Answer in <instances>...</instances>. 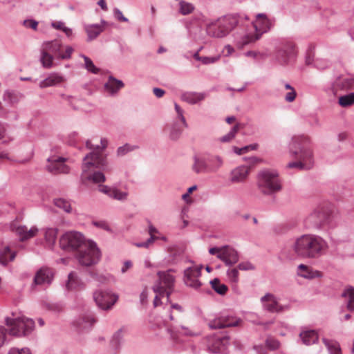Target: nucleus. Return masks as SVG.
Listing matches in <instances>:
<instances>
[{"mask_svg":"<svg viewBox=\"0 0 354 354\" xmlns=\"http://www.w3.org/2000/svg\"><path fill=\"white\" fill-rule=\"evenodd\" d=\"M8 354H32V353L28 347L21 348L13 347L9 350Z\"/></svg>","mask_w":354,"mask_h":354,"instance_id":"5fc2aeb1","label":"nucleus"},{"mask_svg":"<svg viewBox=\"0 0 354 354\" xmlns=\"http://www.w3.org/2000/svg\"><path fill=\"white\" fill-rule=\"evenodd\" d=\"M227 276L229 280L232 283H236L239 281V271L236 268H233L232 269H228L227 270Z\"/></svg>","mask_w":354,"mask_h":354,"instance_id":"09e8293b","label":"nucleus"},{"mask_svg":"<svg viewBox=\"0 0 354 354\" xmlns=\"http://www.w3.org/2000/svg\"><path fill=\"white\" fill-rule=\"evenodd\" d=\"M6 329L5 327L0 326V348L2 347L6 339Z\"/></svg>","mask_w":354,"mask_h":354,"instance_id":"338daca9","label":"nucleus"},{"mask_svg":"<svg viewBox=\"0 0 354 354\" xmlns=\"http://www.w3.org/2000/svg\"><path fill=\"white\" fill-rule=\"evenodd\" d=\"M207 33L214 37H219L221 31L219 29V26L216 24H210L207 28Z\"/></svg>","mask_w":354,"mask_h":354,"instance_id":"603ef678","label":"nucleus"},{"mask_svg":"<svg viewBox=\"0 0 354 354\" xmlns=\"http://www.w3.org/2000/svg\"><path fill=\"white\" fill-rule=\"evenodd\" d=\"M96 322V319L94 314L91 312H88L85 314L80 315L75 322L74 326L80 331L89 330Z\"/></svg>","mask_w":354,"mask_h":354,"instance_id":"a211bd4d","label":"nucleus"},{"mask_svg":"<svg viewBox=\"0 0 354 354\" xmlns=\"http://www.w3.org/2000/svg\"><path fill=\"white\" fill-rule=\"evenodd\" d=\"M16 253L12 252L8 246L0 250V264L6 266L8 262L15 259Z\"/></svg>","mask_w":354,"mask_h":354,"instance_id":"473e14b6","label":"nucleus"},{"mask_svg":"<svg viewBox=\"0 0 354 354\" xmlns=\"http://www.w3.org/2000/svg\"><path fill=\"white\" fill-rule=\"evenodd\" d=\"M153 239L152 237H149L146 241L136 243L135 245L138 248H149L153 243Z\"/></svg>","mask_w":354,"mask_h":354,"instance_id":"69168bd1","label":"nucleus"},{"mask_svg":"<svg viewBox=\"0 0 354 354\" xmlns=\"http://www.w3.org/2000/svg\"><path fill=\"white\" fill-rule=\"evenodd\" d=\"M167 332L169 333L171 338L176 343L179 342L178 335H182L185 336H197L199 334L194 332L189 328L185 326H180V328L173 329L171 328H167Z\"/></svg>","mask_w":354,"mask_h":354,"instance_id":"bb28decb","label":"nucleus"},{"mask_svg":"<svg viewBox=\"0 0 354 354\" xmlns=\"http://www.w3.org/2000/svg\"><path fill=\"white\" fill-rule=\"evenodd\" d=\"M240 128L241 124L239 123H236L234 126L230 127L228 133L223 136V142L232 140L235 137L236 133L240 130Z\"/></svg>","mask_w":354,"mask_h":354,"instance_id":"ea45409f","label":"nucleus"},{"mask_svg":"<svg viewBox=\"0 0 354 354\" xmlns=\"http://www.w3.org/2000/svg\"><path fill=\"white\" fill-rule=\"evenodd\" d=\"M249 20L247 15L229 14L223 16V37L228 35L243 19Z\"/></svg>","mask_w":354,"mask_h":354,"instance_id":"2eb2a0df","label":"nucleus"},{"mask_svg":"<svg viewBox=\"0 0 354 354\" xmlns=\"http://www.w3.org/2000/svg\"><path fill=\"white\" fill-rule=\"evenodd\" d=\"M322 342L327 348L329 354H342L341 348L337 342L325 337L322 339Z\"/></svg>","mask_w":354,"mask_h":354,"instance_id":"72a5a7b5","label":"nucleus"},{"mask_svg":"<svg viewBox=\"0 0 354 354\" xmlns=\"http://www.w3.org/2000/svg\"><path fill=\"white\" fill-rule=\"evenodd\" d=\"M266 345L269 349L274 351L279 348L280 342L276 339L269 337L266 340Z\"/></svg>","mask_w":354,"mask_h":354,"instance_id":"3c124183","label":"nucleus"},{"mask_svg":"<svg viewBox=\"0 0 354 354\" xmlns=\"http://www.w3.org/2000/svg\"><path fill=\"white\" fill-rule=\"evenodd\" d=\"M205 98L203 93H185L183 95V100L189 104H196Z\"/></svg>","mask_w":354,"mask_h":354,"instance_id":"f704fd0d","label":"nucleus"},{"mask_svg":"<svg viewBox=\"0 0 354 354\" xmlns=\"http://www.w3.org/2000/svg\"><path fill=\"white\" fill-rule=\"evenodd\" d=\"M111 171L102 153L91 151L82 160L81 181L83 184H100L106 181L104 172Z\"/></svg>","mask_w":354,"mask_h":354,"instance_id":"f257e3e1","label":"nucleus"},{"mask_svg":"<svg viewBox=\"0 0 354 354\" xmlns=\"http://www.w3.org/2000/svg\"><path fill=\"white\" fill-rule=\"evenodd\" d=\"M148 233L153 239V243L156 241L155 234H160L159 231L149 221Z\"/></svg>","mask_w":354,"mask_h":354,"instance_id":"e2e57ef3","label":"nucleus"},{"mask_svg":"<svg viewBox=\"0 0 354 354\" xmlns=\"http://www.w3.org/2000/svg\"><path fill=\"white\" fill-rule=\"evenodd\" d=\"M208 172H214L218 169L221 165V158L218 153L214 151L205 153Z\"/></svg>","mask_w":354,"mask_h":354,"instance_id":"b1692460","label":"nucleus"},{"mask_svg":"<svg viewBox=\"0 0 354 354\" xmlns=\"http://www.w3.org/2000/svg\"><path fill=\"white\" fill-rule=\"evenodd\" d=\"M66 81V78L56 73H50L46 79L40 82L39 88H45L59 85Z\"/></svg>","mask_w":354,"mask_h":354,"instance_id":"5701e85b","label":"nucleus"},{"mask_svg":"<svg viewBox=\"0 0 354 354\" xmlns=\"http://www.w3.org/2000/svg\"><path fill=\"white\" fill-rule=\"evenodd\" d=\"M51 26L53 28L57 30H62L63 32L66 34L67 37H70L72 35L73 31L71 28L66 27L65 24L62 21H55L51 23Z\"/></svg>","mask_w":354,"mask_h":354,"instance_id":"79ce46f5","label":"nucleus"},{"mask_svg":"<svg viewBox=\"0 0 354 354\" xmlns=\"http://www.w3.org/2000/svg\"><path fill=\"white\" fill-rule=\"evenodd\" d=\"M194 57L197 60L201 61L205 64L214 63L219 59V56L211 57H201L199 56L198 53H196L194 55Z\"/></svg>","mask_w":354,"mask_h":354,"instance_id":"8fccbe9b","label":"nucleus"},{"mask_svg":"<svg viewBox=\"0 0 354 354\" xmlns=\"http://www.w3.org/2000/svg\"><path fill=\"white\" fill-rule=\"evenodd\" d=\"M85 31L87 33L89 40L96 38L102 31L103 27L101 25H86Z\"/></svg>","mask_w":354,"mask_h":354,"instance_id":"c9c22d12","label":"nucleus"},{"mask_svg":"<svg viewBox=\"0 0 354 354\" xmlns=\"http://www.w3.org/2000/svg\"><path fill=\"white\" fill-rule=\"evenodd\" d=\"M289 151L290 156L296 160L288 163L287 168L309 170L313 167V151L308 136L303 135L293 136L289 144Z\"/></svg>","mask_w":354,"mask_h":354,"instance_id":"f03ea898","label":"nucleus"},{"mask_svg":"<svg viewBox=\"0 0 354 354\" xmlns=\"http://www.w3.org/2000/svg\"><path fill=\"white\" fill-rule=\"evenodd\" d=\"M84 59V64H85V68L90 72L94 73V74H97L100 69L98 68H97L94 64L93 63L92 60L88 58V57L86 56H82Z\"/></svg>","mask_w":354,"mask_h":354,"instance_id":"de8ad7c7","label":"nucleus"},{"mask_svg":"<svg viewBox=\"0 0 354 354\" xmlns=\"http://www.w3.org/2000/svg\"><path fill=\"white\" fill-rule=\"evenodd\" d=\"M128 195V192H122L116 187H113L110 198L120 201H125L127 200Z\"/></svg>","mask_w":354,"mask_h":354,"instance_id":"37998d69","label":"nucleus"},{"mask_svg":"<svg viewBox=\"0 0 354 354\" xmlns=\"http://www.w3.org/2000/svg\"><path fill=\"white\" fill-rule=\"evenodd\" d=\"M0 139H4L3 142L8 143V142L13 140V138L10 136H6V128L3 124L0 122Z\"/></svg>","mask_w":354,"mask_h":354,"instance_id":"4d7b16f0","label":"nucleus"},{"mask_svg":"<svg viewBox=\"0 0 354 354\" xmlns=\"http://www.w3.org/2000/svg\"><path fill=\"white\" fill-rule=\"evenodd\" d=\"M264 307L270 313H281L286 308L278 303L275 297L270 300V303L264 304Z\"/></svg>","mask_w":354,"mask_h":354,"instance_id":"4c0bfd02","label":"nucleus"},{"mask_svg":"<svg viewBox=\"0 0 354 354\" xmlns=\"http://www.w3.org/2000/svg\"><path fill=\"white\" fill-rule=\"evenodd\" d=\"M93 225L97 227L103 229L106 231H111V228L108 224V223L105 221H96L93 222Z\"/></svg>","mask_w":354,"mask_h":354,"instance_id":"13d9d810","label":"nucleus"},{"mask_svg":"<svg viewBox=\"0 0 354 354\" xmlns=\"http://www.w3.org/2000/svg\"><path fill=\"white\" fill-rule=\"evenodd\" d=\"M49 164L47 165L48 170L53 174L64 173L69 171V168L64 164V158H52L48 159Z\"/></svg>","mask_w":354,"mask_h":354,"instance_id":"412c9836","label":"nucleus"},{"mask_svg":"<svg viewBox=\"0 0 354 354\" xmlns=\"http://www.w3.org/2000/svg\"><path fill=\"white\" fill-rule=\"evenodd\" d=\"M298 275L305 279H313L319 276V271H314L309 266L300 264L298 266Z\"/></svg>","mask_w":354,"mask_h":354,"instance_id":"2f4dec72","label":"nucleus"},{"mask_svg":"<svg viewBox=\"0 0 354 354\" xmlns=\"http://www.w3.org/2000/svg\"><path fill=\"white\" fill-rule=\"evenodd\" d=\"M179 9L180 12L182 15H185L192 13L194 9V7L190 3L186 2L185 1H180L179 2Z\"/></svg>","mask_w":354,"mask_h":354,"instance_id":"a18cd8bd","label":"nucleus"},{"mask_svg":"<svg viewBox=\"0 0 354 354\" xmlns=\"http://www.w3.org/2000/svg\"><path fill=\"white\" fill-rule=\"evenodd\" d=\"M171 270L159 271L157 273L158 279L153 286V290L156 293L153 300L155 307L162 304L161 299L167 297V301H169V296L173 291L175 278L170 274Z\"/></svg>","mask_w":354,"mask_h":354,"instance_id":"39448f33","label":"nucleus"},{"mask_svg":"<svg viewBox=\"0 0 354 354\" xmlns=\"http://www.w3.org/2000/svg\"><path fill=\"white\" fill-rule=\"evenodd\" d=\"M171 120L167 123L163 132L171 141H178L183 131L187 127V123L183 112H174Z\"/></svg>","mask_w":354,"mask_h":354,"instance_id":"9d476101","label":"nucleus"},{"mask_svg":"<svg viewBox=\"0 0 354 354\" xmlns=\"http://www.w3.org/2000/svg\"><path fill=\"white\" fill-rule=\"evenodd\" d=\"M134 149V147H132L129 144H125L124 145L118 147L117 149V154L118 156H123L128 152L133 151Z\"/></svg>","mask_w":354,"mask_h":354,"instance_id":"864d4df0","label":"nucleus"},{"mask_svg":"<svg viewBox=\"0 0 354 354\" xmlns=\"http://www.w3.org/2000/svg\"><path fill=\"white\" fill-rule=\"evenodd\" d=\"M339 104L342 107H347L354 104V93H351L339 97Z\"/></svg>","mask_w":354,"mask_h":354,"instance_id":"a19ab883","label":"nucleus"},{"mask_svg":"<svg viewBox=\"0 0 354 354\" xmlns=\"http://www.w3.org/2000/svg\"><path fill=\"white\" fill-rule=\"evenodd\" d=\"M47 308L55 313H59L64 309V306L62 304L55 303L47 304Z\"/></svg>","mask_w":354,"mask_h":354,"instance_id":"6e6d98bb","label":"nucleus"},{"mask_svg":"<svg viewBox=\"0 0 354 354\" xmlns=\"http://www.w3.org/2000/svg\"><path fill=\"white\" fill-rule=\"evenodd\" d=\"M239 259L237 250L231 245H223V263L226 266H232Z\"/></svg>","mask_w":354,"mask_h":354,"instance_id":"aec40b11","label":"nucleus"},{"mask_svg":"<svg viewBox=\"0 0 354 354\" xmlns=\"http://www.w3.org/2000/svg\"><path fill=\"white\" fill-rule=\"evenodd\" d=\"M273 26L274 21L268 19L265 14H258L257 15V20L252 22V26L255 32L254 34L249 33L244 35L239 42V46L243 48L246 45L255 42L261 38L263 33L270 30Z\"/></svg>","mask_w":354,"mask_h":354,"instance_id":"6e6552de","label":"nucleus"},{"mask_svg":"<svg viewBox=\"0 0 354 354\" xmlns=\"http://www.w3.org/2000/svg\"><path fill=\"white\" fill-rule=\"evenodd\" d=\"M93 297L97 306L104 310L111 309L118 299V295L110 290H95Z\"/></svg>","mask_w":354,"mask_h":354,"instance_id":"ddd939ff","label":"nucleus"},{"mask_svg":"<svg viewBox=\"0 0 354 354\" xmlns=\"http://www.w3.org/2000/svg\"><path fill=\"white\" fill-rule=\"evenodd\" d=\"M296 54L295 44L291 40L284 39L276 47L275 59L280 65H286Z\"/></svg>","mask_w":354,"mask_h":354,"instance_id":"9b49d317","label":"nucleus"},{"mask_svg":"<svg viewBox=\"0 0 354 354\" xmlns=\"http://www.w3.org/2000/svg\"><path fill=\"white\" fill-rule=\"evenodd\" d=\"M328 213L323 208L315 209L304 220V225L308 229H319L328 218Z\"/></svg>","mask_w":354,"mask_h":354,"instance_id":"4468645a","label":"nucleus"},{"mask_svg":"<svg viewBox=\"0 0 354 354\" xmlns=\"http://www.w3.org/2000/svg\"><path fill=\"white\" fill-rule=\"evenodd\" d=\"M113 187H111L106 185H99V191L102 193H104L111 197V192L113 191Z\"/></svg>","mask_w":354,"mask_h":354,"instance_id":"774afa93","label":"nucleus"},{"mask_svg":"<svg viewBox=\"0 0 354 354\" xmlns=\"http://www.w3.org/2000/svg\"><path fill=\"white\" fill-rule=\"evenodd\" d=\"M54 276L53 269L42 267L35 274L33 282L31 285L32 288L36 286H41L45 284H50Z\"/></svg>","mask_w":354,"mask_h":354,"instance_id":"f3484780","label":"nucleus"},{"mask_svg":"<svg viewBox=\"0 0 354 354\" xmlns=\"http://www.w3.org/2000/svg\"><path fill=\"white\" fill-rule=\"evenodd\" d=\"M244 159L247 161V162L249 165V167L250 168L252 166H254L256 164H258L259 162H261V159L256 157V156H250V157H245Z\"/></svg>","mask_w":354,"mask_h":354,"instance_id":"0e129e2a","label":"nucleus"},{"mask_svg":"<svg viewBox=\"0 0 354 354\" xmlns=\"http://www.w3.org/2000/svg\"><path fill=\"white\" fill-rule=\"evenodd\" d=\"M73 51L71 46H63L59 40L45 41L41 47L40 62L43 67L50 68L53 66V55L57 59H68Z\"/></svg>","mask_w":354,"mask_h":354,"instance_id":"20e7f679","label":"nucleus"},{"mask_svg":"<svg viewBox=\"0 0 354 354\" xmlns=\"http://www.w3.org/2000/svg\"><path fill=\"white\" fill-rule=\"evenodd\" d=\"M207 350L211 353H219L221 347V332L209 335L207 337Z\"/></svg>","mask_w":354,"mask_h":354,"instance_id":"393cba45","label":"nucleus"},{"mask_svg":"<svg viewBox=\"0 0 354 354\" xmlns=\"http://www.w3.org/2000/svg\"><path fill=\"white\" fill-rule=\"evenodd\" d=\"M57 228H47L45 230L44 237L47 245L52 248L55 243L57 235Z\"/></svg>","mask_w":354,"mask_h":354,"instance_id":"e433bc0d","label":"nucleus"},{"mask_svg":"<svg viewBox=\"0 0 354 354\" xmlns=\"http://www.w3.org/2000/svg\"><path fill=\"white\" fill-rule=\"evenodd\" d=\"M239 269L241 270H253L255 267L249 261L241 262L238 265Z\"/></svg>","mask_w":354,"mask_h":354,"instance_id":"bf43d9fd","label":"nucleus"},{"mask_svg":"<svg viewBox=\"0 0 354 354\" xmlns=\"http://www.w3.org/2000/svg\"><path fill=\"white\" fill-rule=\"evenodd\" d=\"M241 322L242 319L241 318L230 315H225L223 313V354H227V353L225 352V350L227 348L225 347V341L229 340L230 339V336L227 334L225 331L223 330V329H225V328L238 326Z\"/></svg>","mask_w":354,"mask_h":354,"instance_id":"6ab92c4d","label":"nucleus"},{"mask_svg":"<svg viewBox=\"0 0 354 354\" xmlns=\"http://www.w3.org/2000/svg\"><path fill=\"white\" fill-rule=\"evenodd\" d=\"M38 231V228L35 226H32L31 228L28 229L25 225L18 226L15 230V232L21 241H25L35 236Z\"/></svg>","mask_w":354,"mask_h":354,"instance_id":"a878e982","label":"nucleus"},{"mask_svg":"<svg viewBox=\"0 0 354 354\" xmlns=\"http://www.w3.org/2000/svg\"><path fill=\"white\" fill-rule=\"evenodd\" d=\"M208 326L211 329L221 328V317L218 315L208 319Z\"/></svg>","mask_w":354,"mask_h":354,"instance_id":"49530a36","label":"nucleus"},{"mask_svg":"<svg viewBox=\"0 0 354 354\" xmlns=\"http://www.w3.org/2000/svg\"><path fill=\"white\" fill-rule=\"evenodd\" d=\"M299 337L304 344L309 346L318 342L319 335L315 330L309 329L301 330Z\"/></svg>","mask_w":354,"mask_h":354,"instance_id":"cd10ccee","label":"nucleus"},{"mask_svg":"<svg viewBox=\"0 0 354 354\" xmlns=\"http://www.w3.org/2000/svg\"><path fill=\"white\" fill-rule=\"evenodd\" d=\"M342 296L344 297H348L349 299L348 300L354 299V287L349 286L346 288L343 292Z\"/></svg>","mask_w":354,"mask_h":354,"instance_id":"052dcab7","label":"nucleus"},{"mask_svg":"<svg viewBox=\"0 0 354 354\" xmlns=\"http://www.w3.org/2000/svg\"><path fill=\"white\" fill-rule=\"evenodd\" d=\"M124 87V84L122 81L118 80L113 77H109L107 82L104 85L106 92L110 94L116 93L120 88Z\"/></svg>","mask_w":354,"mask_h":354,"instance_id":"7c9ffc66","label":"nucleus"},{"mask_svg":"<svg viewBox=\"0 0 354 354\" xmlns=\"http://www.w3.org/2000/svg\"><path fill=\"white\" fill-rule=\"evenodd\" d=\"M193 160L192 169L196 174L208 172L205 154L195 155L193 157Z\"/></svg>","mask_w":354,"mask_h":354,"instance_id":"c85d7f7f","label":"nucleus"},{"mask_svg":"<svg viewBox=\"0 0 354 354\" xmlns=\"http://www.w3.org/2000/svg\"><path fill=\"white\" fill-rule=\"evenodd\" d=\"M258 188L264 195H271L282 189L277 171L265 169L258 174Z\"/></svg>","mask_w":354,"mask_h":354,"instance_id":"0eeeda50","label":"nucleus"},{"mask_svg":"<svg viewBox=\"0 0 354 354\" xmlns=\"http://www.w3.org/2000/svg\"><path fill=\"white\" fill-rule=\"evenodd\" d=\"M202 266L190 267L187 268L184 272V281L187 286L198 288L201 286V283L198 280V277L201 274Z\"/></svg>","mask_w":354,"mask_h":354,"instance_id":"dca6fc26","label":"nucleus"},{"mask_svg":"<svg viewBox=\"0 0 354 354\" xmlns=\"http://www.w3.org/2000/svg\"><path fill=\"white\" fill-rule=\"evenodd\" d=\"M6 324L8 328V333L17 337L29 336L35 327L33 319L24 315L15 317L13 315L12 317H7Z\"/></svg>","mask_w":354,"mask_h":354,"instance_id":"423d86ee","label":"nucleus"},{"mask_svg":"<svg viewBox=\"0 0 354 354\" xmlns=\"http://www.w3.org/2000/svg\"><path fill=\"white\" fill-rule=\"evenodd\" d=\"M75 257L81 266L88 267L95 265L100 261L101 252L95 242L87 240L77 252Z\"/></svg>","mask_w":354,"mask_h":354,"instance_id":"1a4fd4ad","label":"nucleus"},{"mask_svg":"<svg viewBox=\"0 0 354 354\" xmlns=\"http://www.w3.org/2000/svg\"><path fill=\"white\" fill-rule=\"evenodd\" d=\"M250 173V167L242 165L234 169L231 174V180L234 183H240L245 180Z\"/></svg>","mask_w":354,"mask_h":354,"instance_id":"c756f323","label":"nucleus"},{"mask_svg":"<svg viewBox=\"0 0 354 354\" xmlns=\"http://www.w3.org/2000/svg\"><path fill=\"white\" fill-rule=\"evenodd\" d=\"M328 248L326 241L319 236L304 234L298 237L294 243L295 254L304 259H317Z\"/></svg>","mask_w":354,"mask_h":354,"instance_id":"7ed1b4c3","label":"nucleus"},{"mask_svg":"<svg viewBox=\"0 0 354 354\" xmlns=\"http://www.w3.org/2000/svg\"><path fill=\"white\" fill-rule=\"evenodd\" d=\"M54 205L64 211L66 213H71L72 211L71 203L68 201L59 198L54 200Z\"/></svg>","mask_w":354,"mask_h":354,"instance_id":"58836bf2","label":"nucleus"},{"mask_svg":"<svg viewBox=\"0 0 354 354\" xmlns=\"http://www.w3.org/2000/svg\"><path fill=\"white\" fill-rule=\"evenodd\" d=\"M122 330L119 329L112 336L111 344L114 348H118L122 342Z\"/></svg>","mask_w":354,"mask_h":354,"instance_id":"c03bdc74","label":"nucleus"},{"mask_svg":"<svg viewBox=\"0 0 354 354\" xmlns=\"http://www.w3.org/2000/svg\"><path fill=\"white\" fill-rule=\"evenodd\" d=\"M87 241L84 236L77 232H67L59 239V245L66 251H78Z\"/></svg>","mask_w":354,"mask_h":354,"instance_id":"f8f14e48","label":"nucleus"},{"mask_svg":"<svg viewBox=\"0 0 354 354\" xmlns=\"http://www.w3.org/2000/svg\"><path fill=\"white\" fill-rule=\"evenodd\" d=\"M220 280L218 278H215L210 281L212 288L219 295H221V286L219 285Z\"/></svg>","mask_w":354,"mask_h":354,"instance_id":"680f3d73","label":"nucleus"},{"mask_svg":"<svg viewBox=\"0 0 354 354\" xmlns=\"http://www.w3.org/2000/svg\"><path fill=\"white\" fill-rule=\"evenodd\" d=\"M85 288V283L80 278L78 274L75 272H71L68 275V280L66 283V288L68 290H82Z\"/></svg>","mask_w":354,"mask_h":354,"instance_id":"4be33fe9","label":"nucleus"}]
</instances>
